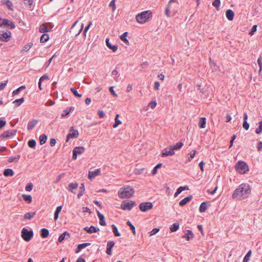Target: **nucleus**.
Instances as JSON below:
<instances>
[{
    "mask_svg": "<svg viewBox=\"0 0 262 262\" xmlns=\"http://www.w3.org/2000/svg\"><path fill=\"white\" fill-rule=\"evenodd\" d=\"M251 192L250 186L247 183H242L233 191L232 196L234 199L244 200L247 198Z\"/></svg>",
    "mask_w": 262,
    "mask_h": 262,
    "instance_id": "obj_1",
    "label": "nucleus"
},
{
    "mask_svg": "<svg viewBox=\"0 0 262 262\" xmlns=\"http://www.w3.org/2000/svg\"><path fill=\"white\" fill-rule=\"evenodd\" d=\"M135 193L134 188L129 185H125L120 188L118 192V196L121 199H129Z\"/></svg>",
    "mask_w": 262,
    "mask_h": 262,
    "instance_id": "obj_2",
    "label": "nucleus"
},
{
    "mask_svg": "<svg viewBox=\"0 0 262 262\" xmlns=\"http://www.w3.org/2000/svg\"><path fill=\"white\" fill-rule=\"evenodd\" d=\"M152 17V12L150 10H146L138 14L136 16V20L140 24H144L147 22Z\"/></svg>",
    "mask_w": 262,
    "mask_h": 262,
    "instance_id": "obj_3",
    "label": "nucleus"
},
{
    "mask_svg": "<svg viewBox=\"0 0 262 262\" xmlns=\"http://www.w3.org/2000/svg\"><path fill=\"white\" fill-rule=\"evenodd\" d=\"M235 169L237 171L241 174H244L246 173L248 170V166L246 162L239 161L235 166Z\"/></svg>",
    "mask_w": 262,
    "mask_h": 262,
    "instance_id": "obj_4",
    "label": "nucleus"
},
{
    "mask_svg": "<svg viewBox=\"0 0 262 262\" xmlns=\"http://www.w3.org/2000/svg\"><path fill=\"white\" fill-rule=\"evenodd\" d=\"M136 205V203L135 201H123L120 206V208L124 210H130L132 208Z\"/></svg>",
    "mask_w": 262,
    "mask_h": 262,
    "instance_id": "obj_5",
    "label": "nucleus"
},
{
    "mask_svg": "<svg viewBox=\"0 0 262 262\" xmlns=\"http://www.w3.org/2000/svg\"><path fill=\"white\" fill-rule=\"evenodd\" d=\"M33 236V232L31 230H28L25 228H24L21 230V237L26 242H29L31 240Z\"/></svg>",
    "mask_w": 262,
    "mask_h": 262,
    "instance_id": "obj_6",
    "label": "nucleus"
},
{
    "mask_svg": "<svg viewBox=\"0 0 262 262\" xmlns=\"http://www.w3.org/2000/svg\"><path fill=\"white\" fill-rule=\"evenodd\" d=\"M79 133L77 130L74 129V127L70 128V133L67 135L66 142H68L70 139H75L78 138Z\"/></svg>",
    "mask_w": 262,
    "mask_h": 262,
    "instance_id": "obj_7",
    "label": "nucleus"
},
{
    "mask_svg": "<svg viewBox=\"0 0 262 262\" xmlns=\"http://www.w3.org/2000/svg\"><path fill=\"white\" fill-rule=\"evenodd\" d=\"M139 207L141 211L146 212L152 208L153 204L151 202H144L140 203Z\"/></svg>",
    "mask_w": 262,
    "mask_h": 262,
    "instance_id": "obj_8",
    "label": "nucleus"
},
{
    "mask_svg": "<svg viewBox=\"0 0 262 262\" xmlns=\"http://www.w3.org/2000/svg\"><path fill=\"white\" fill-rule=\"evenodd\" d=\"M85 151V148L82 146H77L74 148L73 150L72 159L76 160L77 155L83 154Z\"/></svg>",
    "mask_w": 262,
    "mask_h": 262,
    "instance_id": "obj_9",
    "label": "nucleus"
},
{
    "mask_svg": "<svg viewBox=\"0 0 262 262\" xmlns=\"http://www.w3.org/2000/svg\"><path fill=\"white\" fill-rule=\"evenodd\" d=\"M53 26L51 23H48L47 24H42L39 27V31L41 33L47 32L49 30H51Z\"/></svg>",
    "mask_w": 262,
    "mask_h": 262,
    "instance_id": "obj_10",
    "label": "nucleus"
},
{
    "mask_svg": "<svg viewBox=\"0 0 262 262\" xmlns=\"http://www.w3.org/2000/svg\"><path fill=\"white\" fill-rule=\"evenodd\" d=\"M16 132V130H7L2 134L1 137L5 139H10L14 137Z\"/></svg>",
    "mask_w": 262,
    "mask_h": 262,
    "instance_id": "obj_11",
    "label": "nucleus"
},
{
    "mask_svg": "<svg viewBox=\"0 0 262 262\" xmlns=\"http://www.w3.org/2000/svg\"><path fill=\"white\" fill-rule=\"evenodd\" d=\"M6 26L10 27L11 29H14L16 27L13 21L7 19H3L1 27H5Z\"/></svg>",
    "mask_w": 262,
    "mask_h": 262,
    "instance_id": "obj_12",
    "label": "nucleus"
},
{
    "mask_svg": "<svg viewBox=\"0 0 262 262\" xmlns=\"http://www.w3.org/2000/svg\"><path fill=\"white\" fill-rule=\"evenodd\" d=\"M101 174L100 169H96L93 171H89L88 174V178L89 179L92 180L95 178L96 176H99Z\"/></svg>",
    "mask_w": 262,
    "mask_h": 262,
    "instance_id": "obj_13",
    "label": "nucleus"
},
{
    "mask_svg": "<svg viewBox=\"0 0 262 262\" xmlns=\"http://www.w3.org/2000/svg\"><path fill=\"white\" fill-rule=\"evenodd\" d=\"M115 243L114 241H109L107 243L106 250V253L107 254L109 255H111L112 254V249L114 247Z\"/></svg>",
    "mask_w": 262,
    "mask_h": 262,
    "instance_id": "obj_14",
    "label": "nucleus"
},
{
    "mask_svg": "<svg viewBox=\"0 0 262 262\" xmlns=\"http://www.w3.org/2000/svg\"><path fill=\"white\" fill-rule=\"evenodd\" d=\"M11 32H2L0 33V39L4 41L7 42L9 40L11 37Z\"/></svg>",
    "mask_w": 262,
    "mask_h": 262,
    "instance_id": "obj_15",
    "label": "nucleus"
},
{
    "mask_svg": "<svg viewBox=\"0 0 262 262\" xmlns=\"http://www.w3.org/2000/svg\"><path fill=\"white\" fill-rule=\"evenodd\" d=\"M177 2V0H170L169 1L167 7L166 8L165 12V15L167 17H169L170 16V13H172L171 12V3L173 2Z\"/></svg>",
    "mask_w": 262,
    "mask_h": 262,
    "instance_id": "obj_16",
    "label": "nucleus"
},
{
    "mask_svg": "<svg viewBox=\"0 0 262 262\" xmlns=\"http://www.w3.org/2000/svg\"><path fill=\"white\" fill-rule=\"evenodd\" d=\"M194 237V234L193 232L190 230H187L186 233L182 236V238H185L187 241H190Z\"/></svg>",
    "mask_w": 262,
    "mask_h": 262,
    "instance_id": "obj_17",
    "label": "nucleus"
},
{
    "mask_svg": "<svg viewBox=\"0 0 262 262\" xmlns=\"http://www.w3.org/2000/svg\"><path fill=\"white\" fill-rule=\"evenodd\" d=\"M38 122V120L36 119H32L31 121H30L27 125V130L30 131L33 129V128L35 126Z\"/></svg>",
    "mask_w": 262,
    "mask_h": 262,
    "instance_id": "obj_18",
    "label": "nucleus"
},
{
    "mask_svg": "<svg viewBox=\"0 0 262 262\" xmlns=\"http://www.w3.org/2000/svg\"><path fill=\"white\" fill-rule=\"evenodd\" d=\"M174 154V151L172 150V149H170V150H167V148H164L161 154V156L162 157H166L168 156H172Z\"/></svg>",
    "mask_w": 262,
    "mask_h": 262,
    "instance_id": "obj_19",
    "label": "nucleus"
},
{
    "mask_svg": "<svg viewBox=\"0 0 262 262\" xmlns=\"http://www.w3.org/2000/svg\"><path fill=\"white\" fill-rule=\"evenodd\" d=\"M84 230L89 233H96L99 230L98 228L92 225L90 227H86L84 228Z\"/></svg>",
    "mask_w": 262,
    "mask_h": 262,
    "instance_id": "obj_20",
    "label": "nucleus"
},
{
    "mask_svg": "<svg viewBox=\"0 0 262 262\" xmlns=\"http://www.w3.org/2000/svg\"><path fill=\"white\" fill-rule=\"evenodd\" d=\"M90 244H91L89 243H85L79 244L75 249V252L76 253L79 252L82 249L85 248L86 247H87L88 246H90Z\"/></svg>",
    "mask_w": 262,
    "mask_h": 262,
    "instance_id": "obj_21",
    "label": "nucleus"
},
{
    "mask_svg": "<svg viewBox=\"0 0 262 262\" xmlns=\"http://www.w3.org/2000/svg\"><path fill=\"white\" fill-rule=\"evenodd\" d=\"M97 214L99 219V224L101 226L106 225L105 221L104 220V216L98 210L97 211Z\"/></svg>",
    "mask_w": 262,
    "mask_h": 262,
    "instance_id": "obj_22",
    "label": "nucleus"
},
{
    "mask_svg": "<svg viewBox=\"0 0 262 262\" xmlns=\"http://www.w3.org/2000/svg\"><path fill=\"white\" fill-rule=\"evenodd\" d=\"M192 195H189V196L185 198L184 199L182 200L179 202V205L180 206H185L187 203H188L192 199Z\"/></svg>",
    "mask_w": 262,
    "mask_h": 262,
    "instance_id": "obj_23",
    "label": "nucleus"
},
{
    "mask_svg": "<svg viewBox=\"0 0 262 262\" xmlns=\"http://www.w3.org/2000/svg\"><path fill=\"white\" fill-rule=\"evenodd\" d=\"M226 16L229 20H232L234 18V13L231 9H228L226 12Z\"/></svg>",
    "mask_w": 262,
    "mask_h": 262,
    "instance_id": "obj_24",
    "label": "nucleus"
},
{
    "mask_svg": "<svg viewBox=\"0 0 262 262\" xmlns=\"http://www.w3.org/2000/svg\"><path fill=\"white\" fill-rule=\"evenodd\" d=\"M105 42H106V45L107 46V47L113 50V52H115L118 49V46L117 45H112L110 42H109V39L108 38H106V40H105Z\"/></svg>",
    "mask_w": 262,
    "mask_h": 262,
    "instance_id": "obj_25",
    "label": "nucleus"
},
{
    "mask_svg": "<svg viewBox=\"0 0 262 262\" xmlns=\"http://www.w3.org/2000/svg\"><path fill=\"white\" fill-rule=\"evenodd\" d=\"M78 187L77 183H71L68 185V190L74 193L73 190L76 189Z\"/></svg>",
    "mask_w": 262,
    "mask_h": 262,
    "instance_id": "obj_26",
    "label": "nucleus"
},
{
    "mask_svg": "<svg viewBox=\"0 0 262 262\" xmlns=\"http://www.w3.org/2000/svg\"><path fill=\"white\" fill-rule=\"evenodd\" d=\"M4 175L5 177H12L14 174V172L12 169L7 168L4 171Z\"/></svg>",
    "mask_w": 262,
    "mask_h": 262,
    "instance_id": "obj_27",
    "label": "nucleus"
},
{
    "mask_svg": "<svg viewBox=\"0 0 262 262\" xmlns=\"http://www.w3.org/2000/svg\"><path fill=\"white\" fill-rule=\"evenodd\" d=\"M49 235V231L46 228H42L40 230V235L42 238H47Z\"/></svg>",
    "mask_w": 262,
    "mask_h": 262,
    "instance_id": "obj_28",
    "label": "nucleus"
},
{
    "mask_svg": "<svg viewBox=\"0 0 262 262\" xmlns=\"http://www.w3.org/2000/svg\"><path fill=\"white\" fill-rule=\"evenodd\" d=\"M183 145V143L182 142H178L175 145L170 146L169 147L170 149H172L173 151L174 150H179L180 149Z\"/></svg>",
    "mask_w": 262,
    "mask_h": 262,
    "instance_id": "obj_29",
    "label": "nucleus"
},
{
    "mask_svg": "<svg viewBox=\"0 0 262 262\" xmlns=\"http://www.w3.org/2000/svg\"><path fill=\"white\" fill-rule=\"evenodd\" d=\"M67 235L68 237H70V234L67 232L65 231L63 233H62L58 237V241L59 243L62 242L64 239L66 238V236Z\"/></svg>",
    "mask_w": 262,
    "mask_h": 262,
    "instance_id": "obj_30",
    "label": "nucleus"
},
{
    "mask_svg": "<svg viewBox=\"0 0 262 262\" xmlns=\"http://www.w3.org/2000/svg\"><path fill=\"white\" fill-rule=\"evenodd\" d=\"M35 212H27L24 214V217L26 220H30L35 215Z\"/></svg>",
    "mask_w": 262,
    "mask_h": 262,
    "instance_id": "obj_31",
    "label": "nucleus"
},
{
    "mask_svg": "<svg viewBox=\"0 0 262 262\" xmlns=\"http://www.w3.org/2000/svg\"><path fill=\"white\" fill-rule=\"evenodd\" d=\"M206 119L204 117L201 118L199 123V126L201 128H204L206 126Z\"/></svg>",
    "mask_w": 262,
    "mask_h": 262,
    "instance_id": "obj_32",
    "label": "nucleus"
},
{
    "mask_svg": "<svg viewBox=\"0 0 262 262\" xmlns=\"http://www.w3.org/2000/svg\"><path fill=\"white\" fill-rule=\"evenodd\" d=\"M128 34L127 32H125L123 33L120 36V39L122 41H123L125 44L128 45H129V41L126 38V36Z\"/></svg>",
    "mask_w": 262,
    "mask_h": 262,
    "instance_id": "obj_33",
    "label": "nucleus"
},
{
    "mask_svg": "<svg viewBox=\"0 0 262 262\" xmlns=\"http://www.w3.org/2000/svg\"><path fill=\"white\" fill-rule=\"evenodd\" d=\"M85 191V188L84 186V184L82 183L81 184V186L79 187V192L77 195V197L78 199H80L84 194Z\"/></svg>",
    "mask_w": 262,
    "mask_h": 262,
    "instance_id": "obj_34",
    "label": "nucleus"
},
{
    "mask_svg": "<svg viewBox=\"0 0 262 262\" xmlns=\"http://www.w3.org/2000/svg\"><path fill=\"white\" fill-rule=\"evenodd\" d=\"M179 228V223H173L170 227V231L172 232H174L177 231Z\"/></svg>",
    "mask_w": 262,
    "mask_h": 262,
    "instance_id": "obj_35",
    "label": "nucleus"
},
{
    "mask_svg": "<svg viewBox=\"0 0 262 262\" xmlns=\"http://www.w3.org/2000/svg\"><path fill=\"white\" fill-rule=\"evenodd\" d=\"M33 43L31 42L28 43L26 45H25L23 49L21 51V52L23 53L24 52H27L32 47Z\"/></svg>",
    "mask_w": 262,
    "mask_h": 262,
    "instance_id": "obj_36",
    "label": "nucleus"
},
{
    "mask_svg": "<svg viewBox=\"0 0 262 262\" xmlns=\"http://www.w3.org/2000/svg\"><path fill=\"white\" fill-rule=\"evenodd\" d=\"M207 209V203L205 202H202L199 207L200 212H204Z\"/></svg>",
    "mask_w": 262,
    "mask_h": 262,
    "instance_id": "obj_37",
    "label": "nucleus"
},
{
    "mask_svg": "<svg viewBox=\"0 0 262 262\" xmlns=\"http://www.w3.org/2000/svg\"><path fill=\"white\" fill-rule=\"evenodd\" d=\"M39 141L41 145L45 144L47 140V136L45 134H42L39 136Z\"/></svg>",
    "mask_w": 262,
    "mask_h": 262,
    "instance_id": "obj_38",
    "label": "nucleus"
},
{
    "mask_svg": "<svg viewBox=\"0 0 262 262\" xmlns=\"http://www.w3.org/2000/svg\"><path fill=\"white\" fill-rule=\"evenodd\" d=\"M49 39V36L48 34H43L41 37H40V42L41 43H43V42H45L46 41H47Z\"/></svg>",
    "mask_w": 262,
    "mask_h": 262,
    "instance_id": "obj_39",
    "label": "nucleus"
},
{
    "mask_svg": "<svg viewBox=\"0 0 262 262\" xmlns=\"http://www.w3.org/2000/svg\"><path fill=\"white\" fill-rule=\"evenodd\" d=\"M73 110L72 107L67 108L66 110H64L63 113L61 114V117H65L67 116Z\"/></svg>",
    "mask_w": 262,
    "mask_h": 262,
    "instance_id": "obj_40",
    "label": "nucleus"
},
{
    "mask_svg": "<svg viewBox=\"0 0 262 262\" xmlns=\"http://www.w3.org/2000/svg\"><path fill=\"white\" fill-rule=\"evenodd\" d=\"M22 197L25 201L27 202L28 203H30L32 202V196L31 195L27 194H23Z\"/></svg>",
    "mask_w": 262,
    "mask_h": 262,
    "instance_id": "obj_41",
    "label": "nucleus"
},
{
    "mask_svg": "<svg viewBox=\"0 0 262 262\" xmlns=\"http://www.w3.org/2000/svg\"><path fill=\"white\" fill-rule=\"evenodd\" d=\"M113 232L115 236L118 237L120 236V233L119 232L117 227L113 224L112 225Z\"/></svg>",
    "mask_w": 262,
    "mask_h": 262,
    "instance_id": "obj_42",
    "label": "nucleus"
},
{
    "mask_svg": "<svg viewBox=\"0 0 262 262\" xmlns=\"http://www.w3.org/2000/svg\"><path fill=\"white\" fill-rule=\"evenodd\" d=\"M20 156L18 155L15 157H10L8 159V162L10 163L13 162H17L19 159H20Z\"/></svg>",
    "mask_w": 262,
    "mask_h": 262,
    "instance_id": "obj_43",
    "label": "nucleus"
},
{
    "mask_svg": "<svg viewBox=\"0 0 262 262\" xmlns=\"http://www.w3.org/2000/svg\"><path fill=\"white\" fill-rule=\"evenodd\" d=\"M26 88V86L25 85H21L17 89L14 90L12 92L13 96L16 95L18 94L21 90L25 89Z\"/></svg>",
    "mask_w": 262,
    "mask_h": 262,
    "instance_id": "obj_44",
    "label": "nucleus"
},
{
    "mask_svg": "<svg viewBox=\"0 0 262 262\" xmlns=\"http://www.w3.org/2000/svg\"><path fill=\"white\" fill-rule=\"evenodd\" d=\"M119 114H117L115 117V123L113 124V127L116 128L117 127L119 124H121V121L118 119L119 118Z\"/></svg>",
    "mask_w": 262,
    "mask_h": 262,
    "instance_id": "obj_45",
    "label": "nucleus"
},
{
    "mask_svg": "<svg viewBox=\"0 0 262 262\" xmlns=\"http://www.w3.org/2000/svg\"><path fill=\"white\" fill-rule=\"evenodd\" d=\"M24 102V98L23 97H22V98H21L20 99H16L15 100H14L13 102V103H14V104H15L16 106H19Z\"/></svg>",
    "mask_w": 262,
    "mask_h": 262,
    "instance_id": "obj_46",
    "label": "nucleus"
},
{
    "mask_svg": "<svg viewBox=\"0 0 262 262\" xmlns=\"http://www.w3.org/2000/svg\"><path fill=\"white\" fill-rule=\"evenodd\" d=\"M3 4H5L6 5V6L8 7V8L11 11H13V4L10 0H7L5 3L3 2Z\"/></svg>",
    "mask_w": 262,
    "mask_h": 262,
    "instance_id": "obj_47",
    "label": "nucleus"
},
{
    "mask_svg": "<svg viewBox=\"0 0 262 262\" xmlns=\"http://www.w3.org/2000/svg\"><path fill=\"white\" fill-rule=\"evenodd\" d=\"M29 147L31 148H35L36 145V142L35 140L31 139L28 142Z\"/></svg>",
    "mask_w": 262,
    "mask_h": 262,
    "instance_id": "obj_48",
    "label": "nucleus"
},
{
    "mask_svg": "<svg viewBox=\"0 0 262 262\" xmlns=\"http://www.w3.org/2000/svg\"><path fill=\"white\" fill-rule=\"evenodd\" d=\"M70 90L72 92V93L74 94V95L76 97H78V98H80L81 97V94H79L78 91L74 88H71L70 89Z\"/></svg>",
    "mask_w": 262,
    "mask_h": 262,
    "instance_id": "obj_49",
    "label": "nucleus"
},
{
    "mask_svg": "<svg viewBox=\"0 0 262 262\" xmlns=\"http://www.w3.org/2000/svg\"><path fill=\"white\" fill-rule=\"evenodd\" d=\"M251 250H249L244 256L243 262H248L251 255Z\"/></svg>",
    "mask_w": 262,
    "mask_h": 262,
    "instance_id": "obj_50",
    "label": "nucleus"
},
{
    "mask_svg": "<svg viewBox=\"0 0 262 262\" xmlns=\"http://www.w3.org/2000/svg\"><path fill=\"white\" fill-rule=\"evenodd\" d=\"M162 163H158L156 166L154 167L152 170V175H155L157 173V169L158 168H160L162 166Z\"/></svg>",
    "mask_w": 262,
    "mask_h": 262,
    "instance_id": "obj_51",
    "label": "nucleus"
},
{
    "mask_svg": "<svg viewBox=\"0 0 262 262\" xmlns=\"http://www.w3.org/2000/svg\"><path fill=\"white\" fill-rule=\"evenodd\" d=\"M126 224L127 226H129L130 230L134 235L136 234V230L135 226L132 224L130 221H127L126 222Z\"/></svg>",
    "mask_w": 262,
    "mask_h": 262,
    "instance_id": "obj_52",
    "label": "nucleus"
},
{
    "mask_svg": "<svg viewBox=\"0 0 262 262\" xmlns=\"http://www.w3.org/2000/svg\"><path fill=\"white\" fill-rule=\"evenodd\" d=\"M176 3L175 5L174 6H173L172 4H171V13H172V15H174L177 10L176 8H177L178 6V3H177V1L176 2H174Z\"/></svg>",
    "mask_w": 262,
    "mask_h": 262,
    "instance_id": "obj_53",
    "label": "nucleus"
},
{
    "mask_svg": "<svg viewBox=\"0 0 262 262\" xmlns=\"http://www.w3.org/2000/svg\"><path fill=\"white\" fill-rule=\"evenodd\" d=\"M259 126L255 130V133L257 134H260L262 132V120L258 123Z\"/></svg>",
    "mask_w": 262,
    "mask_h": 262,
    "instance_id": "obj_54",
    "label": "nucleus"
},
{
    "mask_svg": "<svg viewBox=\"0 0 262 262\" xmlns=\"http://www.w3.org/2000/svg\"><path fill=\"white\" fill-rule=\"evenodd\" d=\"M257 63L259 67V73H260L262 70V58L261 56L259 57L257 60Z\"/></svg>",
    "mask_w": 262,
    "mask_h": 262,
    "instance_id": "obj_55",
    "label": "nucleus"
},
{
    "mask_svg": "<svg viewBox=\"0 0 262 262\" xmlns=\"http://www.w3.org/2000/svg\"><path fill=\"white\" fill-rule=\"evenodd\" d=\"M196 154L195 150H192L189 154V157L188 158V161H190L195 156Z\"/></svg>",
    "mask_w": 262,
    "mask_h": 262,
    "instance_id": "obj_56",
    "label": "nucleus"
},
{
    "mask_svg": "<svg viewBox=\"0 0 262 262\" xmlns=\"http://www.w3.org/2000/svg\"><path fill=\"white\" fill-rule=\"evenodd\" d=\"M33 185L32 183H29L26 186L25 189L27 191H31L33 189Z\"/></svg>",
    "mask_w": 262,
    "mask_h": 262,
    "instance_id": "obj_57",
    "label": "nucleus"
},
{
    "mask_svg": "<svg viewBox=\"0 0 262 262\" xmlns=\"http://www.w3.org/2000/svg\"><path fill=\"white\" fill-rule=\"evenodd\" d=\"M212 5L216 8L217 9L221 5L220 0H214V2H212Z\"/></svg>",
    "mask_w": 262,
    "mask_h": 262,
    "instance_id": "obj_58",
    "label": "nucleus"
},
{
    "mask_svg": "<svg viewBox=\"0 0 262 262\" xmlns=\"http://www.w3.org/2000/svg\"><path fill=\"white\" fill-rule=\"evenodd\" d=\"M92 24V22L90 21L88 25L87 26H86L85 28H84V31L83 33L84 36H86V32L88 31V30L89 29V28Z\"/></svg>",
    "mask_w": 262,
    "mask_h": 262,
    "instance_id": "obj_59",
    "label": "nucleus"
},
{
    "mask_svg": "<svg viewBox=\"0 0 262 262\" xmlns=\"http://www.w3.org/2000/svg\"><path fill=\"white\" fill-rule=\"evenodd\" d=\"M159 230H160L159 228H154L149 232L150 236H152V235L156 234L157 233H158L159 231Z\"/></svg>",
    "mask_w": 262,
    "mask_h": 262,
    "instance_id": "obj_60",
    "label": "nucleus"
},
{
    "mask_svg": "<svg viewBox=\"0 0 262 262\" xmlns=\"http://www.w3.org/2000/svg\"><path fill=\"white\" fill-rule=\"evenodd\" d=\"M257 30V25H254L252 29H251L250 31L249 32V34L250 35H252L254 34V33Z\"/></svg>",
    "mask_w": 262,
    "mask_h": 262,
    "instance_id": "obj_61",
    "label": "nucleus"
},
{
    "mask_svg": "<svg viewBox=\"0 0 262 262\" xmlns=\"http://www.w3.org/2000/svg\"><path fill=\"white\" fill-rule=\"evenodd\" d=\"M109 6L112 7L113 11L116 9L115 0H112L110 3Z\"/></svg>",
    "mask_w": 262,
    "mask_h": 262,
    "instance_id": "obj_62",
    "label": "nucleus"
},
{
    "mask_svg": "<svg viewBox=\"0 0 262 262\" xmlns=\"http://www.w3.org/2000/svg\"><path fill=\"white\" fill-rule=\"evenodd\" d=\"M64 174H65L64 173H62L59 174L57 177L56 180H55V183H58L61 180V179L64 177Z\"/></svg>",
    "mask_w": 262,
    "mask_h": 262,
    "instance_id": "obj_63",
    "label": "nucleus"
},
{
    "mask_svg": "<svg viewBox=\"0 0 262 262\" xmlns=\"http://www.w3.org/2000/svg\"><path fill=\"white\" fill-rule=\"evenodd\" d=\"M243 126L246 130H248L249 128V124L247 121H244Z\"/></svg>",
    "mask_w": 262,
    "mask_h": 262,
    "instance_id": "obj_64",
    "label": "nucleus"
}]
</instances>
